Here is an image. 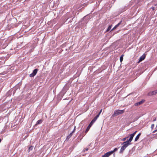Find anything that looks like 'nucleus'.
Wrapping results in <instances>:
<instances>
[{
  "label": "nucleus",
  "instance_id": "f257e3e1",
  "mask_svg": "<svg viewBox=\"0 0 157 157\" xmlns=\"http://www.w3.org/2000/svg\"><path fill=\"white\" fill-rule=\"evenodd\" d=\"M102 109H101L99 113L91 121L89 125L87 127V128L86 129V132H88V131L90 129V128L91 126L93 125V124L94 123V122L95 121L97 120L98 118L99 117L100 114L101 113V112H102Z\"/></svg>",
  "mask_w": 157,
  "mask_h": 157
},
{
  "label": "nucleus",
  "instance_id": "f03ea898",
  "mask_svg": "<svg viewBox=\"0 0 157 157\" xmlns=\"http://www.w3.org/2000/svg\"><path fill=\"white\" fill-rule=\"evenodd\" d=\"M124 110H117L114 111V114L112 115L113 117H115L119 114L124 113Z\"/></svg>",
  "mask_w": 157,
  "mask_h": 157
},
{
  "label": "nucleus",
  "instance_id": "7ed1b4c3",
  "mask_svg": "<svg viewBox=\"0 0 157 157\" xmlns=\"http://www.w3.org/2000/svg\"><path fill=\"white\" fill-rule=\"evenodd\" d=\"M38 71V70L37 69H34L33 71V73L30 74V77H34L37 73Z\"/></svg>",
  "mask_w": 157,
  "mask_h": 157
},
{
  "label": "nucleus",
  "instance_id": "20e7f679",
  "mask_svg": "<svg viewBox=\"0 0 157 157\" xmlns=\"http://www.w3.org/2000/svg\"><path fill=\"white\" fill-rule=\"evenodd\" d=\"M122 144L126 148L128 145L131 144V143L127 141L123 142Z\"/></svg>",
  "mask_w": 157,
  "mask_h": 157
},
{
  "label": "nucleus",
  "instance_id": "39448f33",
  "mask_svg": "<svg viewBox=\"0 0 157 157\" xmlns=\"http://www.w3.org/2000/svg\"><path fill=\"white\" fill-rule=\"evenodd\" d=\"M111 153V152L109 151L103 155L102 157H109V155L112 154Z\"/></svg>",
  "mask_w": 157,
  "mask_h": 157
},
{
  "label": "nucleus",
  "instance_id": "423d86ee",
  "mask_svg": "<svg viewBox=\"0 0 157 157\" xmlns=\"http://www.w3.org/2000/svg\"><path fill=\"white\" fill-rule=\"evenodd\" d=\"M157 93V90L153 91L151 92H149V95H155Z\"/></svg>",
  "mask_w": 157,
  "mask_h": 157
},
{
  "label": "nucleus",
  "instance_id": "0eeeda50",
  "mask_svg": "<svg viewBox=\"0 0 157 157\" xmlns=\"http://www.w3.org/2000/svg\"><path fill=\"white\" fill-rule=\"evenodd\" d=\"M130 137L128 140H127L128 142H129L130 143L132 141V140L133 137L134 136L133 134H131L130 135Z\"/></svg>",
  "mask_w": 157,
  "mask_h": 157
},
{
  "label": "nucleus",
  "instance_id": "6e6552de",
  "mask_svg": "<svg viewBox=\"0 0 157 157\" xmlns=\"http://www.w3.org/2000/svg\"><path fill=\"white\" fill-rule=\"evenodd\" d=\"M145 58V56L144 55H143V56H142L140 57L138 63H139L142 61L144 60V59Z\"/></svg>",
  "mask_w": 157,
  "mask_h": 157
},
{
  "label": "nucleus",
  "instance_id": "1a4fd4ad",
  "mask_svg": "<svg viewBox=\"0 0 157 157\" xmlns=\"http://www.w3.org/2000/svg\"><path fill=\"white\" fill-rule=\"evenodd\" d=\"M126 148V147L123 145L121 148L120 151V153H122Z\"/></svg>",
  "mask_w": 157,
  "mask_h": 157
},
{
  "label": "nucleus",
  "instance_id": "9d476101",
  "mask_svg": "<svg viewBox=\"0 0 157 157\" xmlns=\"http://www.w3.org/2000/svg\"><path fill=\"white\" fill-rule=\"evenodd\" d=\"M143 102H144V101H141L138 102L136 103L135 104V106H138V105H140L141 104H142Z\"/></svg>",
  "mask_w": 157,
  "mask_h": 157
},
{
  "label": "nucleus",
  "instance_id": "9b49d317",
  "mask_svg": "<svg viewBox=\"0 0 157 157\" xmlns=\"http://www.w3.org/2000/svg\"><path fill=\"white\" fill-rule=\"evenodd\" d=\"M141 133H139L136 136V137L135 139V141H136L138 140V139H139L140 136V135H141Z\"/></svg>",
  "mask_w": 157,
  "mask_h": 157
},
{
  "label": "nucleus",
  "instance_id": "f8f14e48",
  "mask_svg": "<svg viewBox=\"0 0 157 157\" xmlns=\"http://www.w3.org/2000/svg\"><path fill=\"white\" fill-rule=\"evenodd\" d=\"M42 121H43L41 119H40V120H38L37 121V122H36L35 125H37L38 124H40L42 122Z\"/></svg>",
  "mask_w": 157,
  "mask_h": 157
},
{
  "label": "nucleus",
  "instance_id": "ddd939ff",
  "mask_svg": "<svg viewBox=\"0 0 157 157\" xmlns=\"http://www.w3.org/2000/svg\"><path fill=\"white\" fill-rule=\"evenodd\" d=\"M33 146H30L29 148V152L30 151H32L33 148Z\"/></svg>",
  "mask_w": 157,
  "mask_h": 157
},
{
  "label": "nucleus",
  "instance_id": "4468645a",
  "mask_svg": "<svg viewBox=\"0 0 157 157\" xmlns=\"http://www.w3.org/2000/svg\"><path fill=\"white\" fill-rule=\"evenodd\" d=\"M124 55H122L120 57V61L121 62H122L123 61V56Z\"/></svg>",
  "mask_w": 157,
  "mask_h": 157
},
{
  "label": "nucleus",
  "instance_id": "2eb2a0df",
  "mask_svg": "<svg viewBox=\"0 0 157 157\" xmlns=\"http://www.w3.org/2000/svg\"><path fill=\"white\" fill-rule=\"evenodd\" d=\"M117 148H115L114 149L113 151H110V152H111V154H112L114 152L117 151Z\"/></svg>",
  "mask_w": 157,
  "mask_h": 157
},
{
  "label": "nucleus",
  "instance_id": "dca6fc26",
  "mask_svg": "<svg viewBox=\"0 0 157 157\" xmlns=\"http://www.w3.org/2000/svg\"><path fill=\"white\" fill-rule=\"evenodd\" d=\"M111 27H112V26L111 25V26H109V27L107 28V29L106 30V31H109L110 29H111Z\"/></svg>",
  "mask_w": 157,
  "mask_h": 157
},
{
  "label": "nucleus",
  "instance_id": "f3484780",
  "mask_svg": "<svg viewBox=\"0 0 157 157\" xmlns=\"http://www.w3.org/2000/svg\"><path fill=\"white\" fill-rule=\"evenodd\" d=\"M128 138V137H125L123 139H122V140H121L123 141H125L126 139Z\"/></svg>",
  "mask_w": 157,
  "mask_h": 157
},
{
  "label": "nucleus",
  "instance_id": "a211bd4d",
  "mask_svg": "<svg viewBox=\"0 0 157 157\" xmlns=\"http://www.w3.org/2000/svg\"><path fill=\"white\" fill-rule=\"evenodd\" d=\"M89 149V148L88 147H87L85 149H84L83 150V152H85L86 151H87Z\"/></svg>",
  "mask_w": 157,
  "mask_h": 157
},
{
  "label": "nucleus",
  "instance_id": "6ab92c4d",
  "mask_svg": "<svg viewBox=\"0 0 157 157\" xmlns=\"http://www.w3.org/2000/svg\"><path fill=\"white\" fill-rule=\"evenodd\" d=\"M121 21L117 25H116V27H118L120 25V24H121Z\"/></svg>",
  "mask_w": 157,
  "mask_h": 157
},
{
  "label": "nucleus",
  "instance_id": "aec40b11",
  "mask_svg": "<svg viewBox=\"0 0 157 157\" xmlns=\"http://www.w3.org/2000/svg\"><path fill=\"white\" fill-rule=\"evenodd\" d=\"M154 124H152V125H151V128L152 129H153L154 128Z\"/></svg>",
  "mask_w": 157,
  "mask_h": 157
},
{
  "label": "nucleus",
  "instance_id": "412c9836",
  "mask_svg": "<svg viewBox=\"0 0 157 157\" xmlns=\"http://www.w3.org/2000/svg\"><path fill=\"white\" fill-rule=\"evenodd\" d=\"M73 134L72 132H71L70 133V134L68 135L70 137H71Z\"/></svg>",
  "mask_w": 157,
  "mask_h": 157
},
{
  "label": "nucleus",
  "instance_id": "4be33fe9",
  "mask_svg": "<svg viewBox=\"0 0 157 157\" xmlns=\"http://www.w3.org/2000/svg\"><path fill=\"white\" fill-rule=\"evenodd\" d=\"M137 132V131H135V132H134L132 134H133V136H134L135 134L136 133V132Z\"/></svg>",
  "mask_w": 157,
  "mask_h": 157
},
{
  "label": "nucleus",
  "instance_id": "5701e85b",
  "mask_svg": "<svg viewBox=\"0 0 157 157\" xmlns=\"http://www.w3.org/2000/svg\"><path fill=\"white\" fill-rule=\"evenodd\" d=\"M70 137H70L69 135H68L67 136V139H69Z\"/></svg>",
  "mask_w": 157,
  "mask_h": 157
},
{
  "label": "nucleus",
  "instance_id": "b1692460",
  "mask_svg": "<svg viewBox=\"0 0 157 157\" xmlns=\"http://www.w3.org/2000/svg\"><path fill=\"white\" fill-rule=\"evenodd\" d=\"M117 28V27H116V26H115L112 29V30H113L114 29H115L116 28Z\"/></svg>",
  "mask_w": 157,
  "mask_h": 157
},
{
  "label": "nucleus",
  "instance_id": "393cba45",
  "mask_svg": "<svg viewBox=\"0 0 157 157\" xmlns=\"http://www.w3.org/2000/svg\"><path fill=\"white\" fill-rule=\"evenodd\" d=\"M75 127L74 129L73 130V131L72 132V133L75 132Z\"/></svg>",
  "mask_w": 157,
  "mask_h": 157
},
{
  "label": "nucleus",
  "instance_id": "a878e982",
  "mask_svg": "<svg viewBox=\"0 0 157 157\" xmlns=\"http://www.w3.org/2000/svg\"><path fill=\"white\" fill-rule=\"evenodd\" d=\"M156 131H157V129H156V130L153 131V133H154Z\"/></svg>",
  "mask_w": 157,
  "mask_h": 157
}]
</instances>
